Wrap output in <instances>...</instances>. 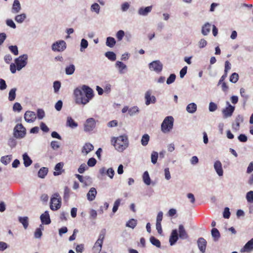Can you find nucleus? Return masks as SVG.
<instances>
[{
	"instance_id": "obj_24",
	"label": "nucleus",
	"mask_w": 253,
	"mask_h": 253,
	"mask_svg": "<svg viewBox=\"0 0 253 253\" xmlns=\"http://www.w3.org/2000/svg\"><path fill=\"white\" fill-rule=\"evenodd\" d=\"M152 6H149L145 8L142 7H140L138 10V14L140 15H147L148 13L152 10Z\"/></svg>"
},
{
	"instance_id": "obj_41",
	"label": "nucleus",
	"mask_w": 253,
	"mask_h": 253,
	"mask_svg": "<svg viewBox=\"0 0 253 253\" xmlns=\"http://www.w3.org/2000/svg\"><path fill=\"white\" fill-rule=\"evenodd\" d=\"M26 17V16L25 14L23 13V14L16 16L15 17V20L17 22L21 23L24 21Z\"/></svg>"
},
{
	"instance_id": "obj_15",
	"label": "nucleus",
	"mask_w": 253,
	"mask_h": 253,
	"mask_svg": "<svg viewBox=\"0 0 253 253\" xmlns=\"http://www.w3.org/2000/svg\"><path fill=\"white\" fill-rule=\"evenodd\" d=\"M197 243L200 251L202 253H204L205 252L207 245V242L206 240L203 238H200L197 241Z\"/></svg>"
},
{
	"instance_id": "obj_17",
	"label": "nucleus",
	"mask_w": 253,
	"mask_h": 253,
	"mask_svg": "<svg viewBox=\"0 0 253 253\" xmlns=\"http://www.w3.org/2000/svg\"><path fill=\"white\" fill-rule=\"evenodd\" d=\"M244 119L242 115H239L235 119V123L232 125V127L235 130H238L240 127V123L243 122Z\"/></svg>"
},
{
	"instance_id": "obj_21",
	"label": "nucleus",
	"mask_w": 253,
	"mask_h": 253,
	"mask_svg": "<svg viewBox=\"0 0 253 253\" xmlns=\"http://www.w3.org/2000/svg\"><path fill=\"white\" fill-rule=\"evenodd\" d=\"M214 168L219 176L223 175L222 164L219 161H216L214 164Z\"/></svg>"
},
{
	"instance_id": "obj_9",
	"label": "nucleus",
	"mask_w": 253,
	"mask_h": 253,
	"mask_svg": "<svg viewBox=\"0 0 253 253\" xmlns=\"http://www.w3.org/2000/svg\"><path fill=\"white\" fill-rule=\"evenodd\" d=\"M66 44L64 41L57 42L52 44V49L53 51H62L66 48Z\"/></svg>"
},
{
	"instance_id": "obj_37",
	"label": "nucleus",
	"mask_w": 253,
	"mask_h": 253,
	"mask_svg": "<svg viewBox=\"0 0 253 253\" xmlns=\"http://www.w3.org/2000/svg\"><path fill=\"white\" fill-rule=\"evenodd\" d=\"M116 43V41L112 37H108L106 40V45L110 47H113Z\"/></svg>"
},
{
	"instance_id": "obj_4",
	"label": "nucleus",
	"mask_w": 253,
	"mask_h": 253,
	"mask_svg": "<svg viewBox=\"0 0 253 253\" xmlns=\"http://www.w3.org/2000/svg\"><path fill=\"white\" fill-rule=\"evenodd\" d=\"M105 236V230H103L101 231L98 239L96 241L92 248V252L93 253H100L101 252Z\"/></svg>"
},
{
	"instance_id": "obj_12",
	"label": "nucleus",
	"mask_w": 253,
	"mask_h": 253,
	"mask_svg": "<svg viewBox=\"0 0 253 253\" xmlns=\"http://www.w3.org/2000/svg\"><path fill=\"white\" fill-rule=\"evenodd\" d=\"M36 119V115L35 112L31 111H27L24 114V119L28 123H32Z\"/></svg>"
},
{
	"instance_id": "obj_51",
	"label": "nucleus",
	"mask_w": 253,
	"mask_h": 253,
	"mask_svg": "<svg viewBox=\"0 0 253 253\" xmlns=\"http://www.w3.org/2000/svg\"><path fill=\"white\" fill-rule=\"evenodd\" d=\"M91 10L92 11H95L97 13L99 12L100 6L97 3H93L91 6Z\"/></svg>"
},
{
	"instance_id": "obj_6",
	"label": "nucleus",
	"mask_w": 253,
	"mask_h": 253,
	"mask_svg": "<svg viewBox=\"0 0 253 253\" xmlns=\"http://www.w3.org/2000/svg\"><path fill=\"white\" fill-rule=\"evenodd\" d=\"M61 206V198L58 193H55L51 198L50 208L52 211L59 209Z\"/></svg>"
},
{
	"instance_id": "obj_32",
	"label": "nucleus",
	"mask_w": 253,
	"mask_h": 253,
	"mask_svg": "<svg viewBox=\"0 0 253 253\" xmlns=\"http://www.w3.org/2000/svg\"><path fill=\"white\" fill-rule=\"evenodd\" d=\"M12 159L11 155H7L3 156L0 159V162L4 165L8 164Z\"/></svg>"
},
{
	"instance_id": "obj_14",
	"label": "nucleus",
	"mask_w": 253,
	"mask_h": 253,
	"mask_svg": "<svg viewBox=\"0 0 253 253\" xmlns=\"http://www.w3.org/2000/svg\"><path fill=\"white\" fill-rule=\"evenodd\" d=\"M145 98L146 100L145 104L147 105H149L150 103H154L156 102V98L154 96H151V91L148 90L145 93Z\"/></svg>"
},
{
	"instance_id": "obj_30",
	"label": "nucleus",
	"mask_w": 253,
	"mask_h": 253,
	"mask_svg": "<svg viewBox=\"0 0 253 253\" xmlns=\"http://www.w3.org/2000/svg\"><path fill=\"white\" fill-rule=\"evenodd\" d=\"M23 158L24 161V164L26 167H29L31 165L32 161L26 153L23 154Z\"/></svg>"
},
{
	"instance_id": "obj_52",
	"label": "nucleus",
	"mask_w": 253,
	"mask_h": 253,
	"mask_svg": "<svg viewBox=\"0 0 253 253\" xmlns=\"http://www.w3.org/2000/svg\"><path fill=\"white\" fill-rule=\"evenodd\" d=\"M9 49L10 51L13 53L15 55L18 54V47L16 45H11L9 46Z\"/></svg>"
},
{
	"instance_id": "obj_53",
	"label": "nucleus",
	"mask_w": 253,
	"mask_h": 253,
	"mask_svg": "<svg viewBox=\"0 0 253 253\" xmlns=\"http://www.w3.org/2000/svg\"><path fill=\"white\" fill-rule=\"evenodd\" d=\"M124 36L125 32L124 31L121 30H119L116 34V37L117 38V40L119 41H121L123 39Z\"/></svg>"
},
{
	"instance_id": "obj_13",
	"label": "nucleus",
	"mask_w": 253,
	"mask_h": 253,
	"mask_svg": "<svg viewBox=\"0 0 253 253\" xmlns=\"http://www.w3.org/2000/svg\"><path fill=\"white\" fill-rule=\"evenodd\" d=\"M64 165L63 162H60L55 165L54 168L55 171L53 172V175L54 176L60 175L63 172H64L65 170L63 169Z\"/></svg>"
},
{
	"instance_id": "obj_40",
	"label": "nucleus",
	"mask_w": 253,
	"mask_h": 253,
	"mask_svg": "<svg viewBox=\"0 0 253 253\" xmlns=\"http://www.w3.org/2000/svg\"><path fill=\"white\" fill-rule=\"evenodd\" d=\"M149 136L147 134L143 135L142 137L141 142L143 146H146L149 141Z\"/></svg>"
},
{
	"instance_id": "obj_11",
	"label": "nucleus",
	"mask_w": 253,
	"mask_h": 253,
	"mask_svg": "<svg viewBox=\"0 0 253 253\" xmlns=\"http://www.w3.org/2000/svg\"><path fill=\"white\" fill-rule=\"evenodd\" d=\"M149 68L159 73L162 70L163 65L159 61H155L149 64Z\"/></svg>"
},
{
	"instance_id": "obj_56",
	"label": "nucleus",
	"mask_w": 253,
	"mask_h": 253,
	"mask_svg": "<svg viewBox=\"0 0 253 253\" xmlns=\"http://www.w3.org/2000/svg\"><path fill=\"white\" fill-rule=\"evenodd\" d=\"M138 108L136 106L131 107L128 110V114L130 116L134 115L136 113L138 112Z\"/></svg>"
},
{
	"instance_id": "obj_3",
	"label": "nucleus",
	"mask_w": 253,
	"mask_h": 253,
	"mask_svg": "<svg viewBox=\"0 0 253 253\" xmlns=\"http://www.w3.org/2000/svg\"><path fill=\"white\" fill-rule=\"evenodd\" d=\"M27 55L24 54L19 56L15 60V63H11L10 65V70L12 73L14 74L16 72V70L19 71L22 68L24 67L27 64Z\"/></svg>"
},
{
	"instance_id": "obj_63",
	"label": "nucleus",
	"mask_w": 253,
	"mask_h": 253,
	"mask_svg": "<svg viewBox=\"0 0 253 253\" xmlns=\"http://www.w3.org/2000/svg\"><path fill=\"white\" fill-rule=\"evenodd\" d=\"M87 169V167L85 164H83L81 165L79 168L78 169V172L80 173H83L84 172V171Z\"/></svg>"
},
{
	"instance_id": "obj_58",
	"label": "nucleus",
	"mask_w": 253,
	"mask_h": 253,
	"mask_svg": "<svg viewBox=\"0 0 253 253\" xmlns=\"http://www.w3.org/2000/svg\"><path fill=\"white\" fill-rule=\"evenodd\" d=\"M240 94L241 96L244 98L245 102H246L248 99L249 96L246 94V90L244 88H241L240 89Z\"/></svg>"
},
{
	"instance_id": "obj_42",
	"label": "nucleus",
	"mask_w": 253,
	"mask_h": 253,
	"mask_svg": "<svg viewBox=\"0 0 253 253\" xmlns=\"http://www.w3.org/2000/svg\"><path fill=\"white\" fill-rule=\"evenodd\" d=\"M239 80V75L236 73H233L230 77V81L233 83H236Z\"/></svg>"
},
{
	"instance_id": "obj_55",
	"label": "nucleus",
	"mask_w": 253,
	"mask_h": 253,
	"mask_svg": "<svg viewBox=\"0 0 253 253\" xmlns=\"http://www.w3.org/2000/svg\"><path fill=\"white\" fill-rule=\"evenodd\" d=\"M96 162H97V161L95 158H91L89 159V160L87 161V164L89 167H92L96 165Z\"/></svg>"
},
{
	"instance_id": "obj_19",
	"label": "nucleus",
	"mask_w": 253,
	"mask_h": 253,
	"mask_svg": "<svg viewBox=\"0 0 253 253\" xmlns=\"http://www.w3.org/2000/svg\"><path fill=\"white\" fill-rule=\"evenodd\" d=\"M253 249V238L249 241L241 249V252H250Z\"/></svg>"
},
{
	"instance_id": "obj_29",
	"label": "nucleus",
	"mask_w": 253,
	"mask_h": 253,
	"mask_svg": "<svg viewBox=\"0 0 253 253\" xmlns=\"http://www.w3.org/2000/svg\"><path fill=\"white\" fill-rule=\"evenodd\" d=\"M197 110V105L194 103H191L188 104L186 107V110L190 113H193Z\"/></svg>"
},
{
	"instance_id": "obj_5",
	"label": "nucleus",
	"mask_w": 253,
	"mask_h": 253,
	"mask_svg": "<svg viewBox=\"0 0 253 253\" xmlns=\"http://www.w3.org/2000/svg\"><path fill=\"white\" fill-rule=\"evenodd\" d=\"M173 125V117L171 116L166 117L161 125L162 131L164 133L169 132L172 128Z\"/></svg>"
},
{
	"instance_id": "obj_33",
	"label": "nucleus",
	"mask_w": 253,
	"mask_h": 253,
	"mask_svg": "<svg viewBox=\"0 0 253 253\" xmlns=\"http://www.w3.org/2000/svg\"><path fill=\"white\" fill-rule=\"evenodd\" d=\"M105 55L108 59L112 61H114L116 59V55L114 52L112 51L106 52Z\"/></svg>"
},
{
	"instance_id": "obj_23",
	"label": "nucleus",
	"mask_w": 253,
	"mask_h": 253,
	"mask_svg": "<svg viewBox=\"0 0 253 253\" xmlns=\"http://www.w3.org/2000/svg\"><path fill=\"white\" fill-rule=\"evenodd\" d=\"M97 191L95 188H91L88 192L87 194V199L90 201H93L96 195Z\"/></svg>"
},
{
	"instance_id": "obj_27",
	"label": "nucleus",
	"mask_w": 253,
	"mask_h": 253,
	"mask_svg": "<svg viewBox=\"0 0 253 253\" xmlns=\"http://www.w3.org/2000/svg\"><path fill=\"white\" fill-rule=\"evenodd\" d=\"M211 25L209 23H206L203 27L202 29V33L205 35H207L211 31Z\"/></svg>"
},
{
	"instance_id": "obj_25",
	"label": "nucleus",
	"mask_w": 253,
	"mask_h": 253,
	"mask_svg": "<svg viewBox=\"0 0 253 253\" xmlns=\"http://www.w3.org/2000/svg\"><path fill=\"white\" fill-rule=\"evenodd\" d=\"M21 9L20 3L18 0H14L13 5L12 11L13 13H16L20 11Z\"/></svg>"
},
{
	"instance_id": "obj_61",
	"label": "nucleus",
	"mask_w": 253,
	"mask_h": 253,
	"mask_svg": "<svg viewBox=\"0 0 253 253\" xmlns=\"http://www.w3.org/2000/svg\"><path fill=\"white\" fill-rule=\"evenodd\" d=\"M230 215V212L229 211V209L228 208H225L224 209L223 216L225 218H229Z\"/></svg>"
},
{
	"instance_id": "obj_31",
	"label": "nucleus",
	"mask_w": 253,
	"mask_h": 253,
	"mask_svg": "<svg viewBox=\"0 0 253 253\" xmlns=\"http://www.w3.org/2000/svg\"><path fill=\"white\" fill-rule=\"evenodd\" d=\"M42 230H43V227L42 224H41L40 227L37 228L35 232L34 236L36 238H40L42 237Z\"/></svg>"
},
{
	"instance_id": "obj_60",
	"label": "nucleus",
	"mask_w": 253,
	"mask_h": 253,
	"mask_svg": "<svg viewBox=\"0 0 253 253\" xmlns=\"http://www.w3.org/2000/svg\"><path fill=\"white\" fill-rule=\"evenodd\" d=\"M114 170L112 168L108 169L106 171L107 175L110 178H113L114 175Z\"/></svg>"
},
{
	"instance_id": "obj_38",
	"label": "nucleus",
	"mask_w": 253,
	"mask_h": 253,
	"mask_svg": "<svg viewBox=\"0 0 253 253\" xmlns=\"http://www.w3.org/2000/svg\"><path fill=\"white\" fill-rule=\"evenodd\" d=\"M137 225V220L132 218L128 221L126 224V226L133 229Z\"/></svg>"
},
{
	"instance_id": "obj_18",
	"label": "nucleus",
	"mask_w": 253,
	"mask_h": 253,
	"mask_svg": "<svg viewBox=\"0 0 253 253\" xmlns=\"http://www.w3.org/2000/svg\"><path fill=\"white\" fill-rule=\"evenodd\" d=\"M178 232L179 237L180 239H186L188 237V235L183 225L180 224L179 225Z\"/></svg>"
},
{
	"instance_id": "obj_8",
	"label": "nucleus",
	"mask_w": 253,
	"mask_h": 253,
	"mask_svg": "<svg viewBox=\"0 0 253 253\" xmlns=\"http://www.w3.org/2000/svg\"><path fill=\"white\" fill-rule=\"evenodd\" d=\"M96 122L94 119L90 118L87 119L84 124V130L85 132H90L95 127Z\"/></svg>"
},
{
	"instance_id": "obj_36",
	"label": "nucleus",
	"mask_w": 253,
	"mask_h": 253,
	"mask_svg": "<svg viewBox=\"0 0 253 253\" xmlns=\"http://www.w3.org/2000/svg\"><path fill=\"white\" fill-rule=\"evenodd\" d=\"M48 169L46 168L43 167L40 169L38 171V176L41 178H44L47 174Z\"/></svg>"
},
{
	"instance_id": "obj_49",
	"label": "nucleus",
	"mask_w": 253,
	"mask_h": 253,
	"mask_svg": "<svg viewBox=\"0 0 253 253\" xmlns=\"http://www.w3.org/2000/svg\"><path fill=\"white\" fill-rule=\"evenodd\" d=\"M176 76L174 74H171L170 75L169 77L168 78L167 80V84H171L173 83L175 80Z\"/></svg>"
},
{
	"instance_id": "obj_1",
	"label": "nucleus",
	"mask_w": 253,
	"mask_h": 253,
	"mask_svg": "<svg viewBox=\"0 0 253 253\" xmlns=\"http://www.w3.org/2000/svg\"><path fill=\"white\" fill-rule=\"evenodd\" d=\"M74 95L76 103L82 105L86 104L94 96L92 89L86 85L75 89Z\"/></svg>"
},
{
	"instance_id": "obj_47",
	"label": "nucleus",
	"mask_w": 253,
	"mask_h": 253,
	"mask_svg": "<svg viewBox=\"0 0 253 253\" xmlns=\"http://www.w3.org/2000/svg\"><path fill=\"white\" fill-rule=\"evenodd\" d=\"M116 67H118L120 72H122V71L126 68V65L124 64L121 61H117L116 63Z\"/></svg>"
},
{
	"instance_id": "obj_7",
	"label": "nucleus",
	"mask_w": 253,
	"mask_h": 253,
	"mask_svg": "<svg viewBox=\"0 0 253 253\" xmlns=\"http://www.w3.org/2000/svg\"><path fill=\"white\" fill-rule=\"evenodd\" d=\"M26 133L25 127L21 124L16 125L13 130V135L16 138H22L25 137Z\"/></svg>"
},
{
	"instance_id": "obj_46",
	"label": "nucleus",
	"mask_w": 253,
	"mask_h": 253,
	"mask_svg": "<svg viewBox=\"0 0 253 253\" xmlns=\"http://www.w3.org/2000/svg\"><path fill=\"white\" fill-rule=\"evenodd\" d=\"M246 199L249 203H253V191H250L247 193Z\"/></svg>"
},
{
	"instance_id": "obj_62",
	"label": "nucleus",
	"mask_w": 253,
	"mask_h": 253,
	"mask_svg": "<svg viewBox=\"0 0 253 253\" xmlns=\"http://www.w3.org/2000/svg\"><path fill=\"white\" fill-rule=\"evenodd\" d=\"M216 104L213 102H211L209 104V110L211 112H213L217 109Z\"/></svg>"
},
{
	"instance_id": "obj_20",
	"label": "nucleus",
	"mask_w": 253,
	"mask_h": 253,
	"mask_svg": "<svg viewBox=\"0 0 253 253\" xmlns=\"http://www.w3.org/2000/svg\"><path fill=\"white\" fill-rule=\"evenodd\" d=\"M178 239L177 231L176 229L172 230L169 240L170 245H174Z\"/></svg>"
},
{
	"instance_id": "obj_57",
	"label": "nucleus",
	"mask_w": 253,
	"mask_h": 253,
	"mask_svg": "<svg viewBox=\"0 0 253 253\" xmlns=\"http://www.w3.org/2000/svg\"><path fill=\"white\" fill-rule=\"evenodd\" d=\"M22 107L21 104L18 102L15 103L13 106V110L14 111L20 112L22 110Z\"/></svg>"
},
{
	"instance_id": "obj_16",
	"label": "nucleus",
	"mask_w": 253,
	"mask_h": 253,
	"mask_svg": "<svg viewBox=\"0 0 253 253\" xmlns=\"http://www.w3.org/2000/svg\"><path fill=\"white\" fill-rule=\"evenodd\" d=\"M40 218L42 224H49L51 222L49 213L47 211L42 213Z\"/></svg>"
},
{
	"instance_id": "obj_59",
	"label": "nucleus",
	"mask_w": 253,
	"mask_h": 253,
	"mask_svg": "<svg viewBox=\"0 0 253 253\" xmlns=\"http://www.w3.org/2000/svg\"><path fill=\"white\" fill-rule=\"evenodd\" d=\"M45 116V113L42 109H39L37 111V117L39 119H42Z\"/></svg>"
},
{
	"instance_id": "obj_45",
	"label": "nucleus",
	"mask_w": 253,
	"mask_h": 253,
	"mask_svg": "<svg viewBox=\"0 0 253 253\" xmlns=\"http://www.w3.org/2000/svg\"><path fill=\"white\" fill-rule=\"evenodd\" d=\"M212 236L215 239H218L220 237V233L219 231L215 228H213L211 230Z\"/></svg>"
},
{
	"instance_id": "obj_54",
	"label": "nucleus",
	"mask_w": 253,
	"mask_h": 253,
	"mask_svg": "<svg viewBox=\"0 0 253 253\" xmlns=\"http://www.w3.org/2000/svg\"><path fill=\"white\" fill-rule=\"evenodd\" d=\"M61 87V83L59 81H55L53 83V87L55 92H57Z\"/></svg>"
},
{
	"instance_id": "obj_22",
	"label": "nucleus",
	"mask_w": 253,
	"mask_h": 253,
	"mask_svg": "<svg viewBox=\"0 0 253 253\" xmlns=\"http://www.w3.org/2000/svg\"><path fill=\"white\" fill-rule=\"evenodd\" d=\"M93 148L94 147L91 144L89 143H86L82 148V153L86 155L90 151H91Z\"/></svg>"
},
{
	"instance_id": "obj_35",
	"label": "nucleus",
	"mask_w": 253,
	"mask_h": 253,
	"mask_svg": "<svg viewBox=\"0 0 253 253\" xmlns=\"http://www.w3.org/2000/svg\"><path fill=\"white\" fill-rule=\"evenodd\" d=\"M75 67L73 64H71L65 68L66 74L68 75L73 74L75 72Z\"/></svg>"
},
{
	"instance_id": "obj_26",
	"label": "nucleus",
	"mask_w": 253,
	"mask_h": 253,
	"mask_svg": "<svg viewBox=\"0 0 253 253\" xmlns=\"http://www.w3.org/2000/svg\"><path fill=\"white\" fill-rule=\"evenodd\" d=\"M19 221L23 225L24 229H26L29 225L28 217L27 216L19 217Z\"/></svg>"
},
{
	"instance_id": "obj_10",
	"label": "nucleus",
	"mask_w": 253,
	"mask_h": 253,
	"mask_svg": "<svg viewBox=\"0 0 253 253\" xmlns=\"http://www.w3.org/2000/svg\"><path fill=\"white\" fill-rule=\"evenodd\" d=\"M227 104L228 106L222 110L223 116L225 118L231 116L235 110V107L230 105L228 102H227Z\"/></svg>"
},
{
	"instance_id": "obj_28",
	"label": "nucleus",
	"mask_w": 253,
	"mask_h": 253,
	"mask_svg": "<svg viewBox=\"0 0 253 253\" xmlns=\"http://www.w3.org/2000/svg\"><path fill=\"white\" fill-rule=\"evenodd\" d=\"M66 125L71 128H75L78 126V124L71 117H68Z\"/></svg>"
},
{
	"instance_id": "obj_43",
	"label": "nucleus",
	"mask_w": 253,
	"mask_h": 253,
	"mask_svg": "<svg viewBox=\"0 0 253 253\" xmlns=\"http://www.w3.org/2000/svg\"><path fill=\"white\" fill-rule=\"evenodd\" d=\"M16 88L11 89L9 92L8 99L10 101H13L15 99L16 96Z\"/></svg>"
},
{
	"instance_id": "obj_39",
	"label": "nucleus",
	"mask_w": 253,
	"mask_h": 253,
	"mask_svg": "<svg viewBox=\"0 0 253 253\" xmlns=\"http://www.w3.org/2000/svg\"><path fill=\"white\" fill-rule=\"evenodd\" d=\"M150 241L152 244L156 246L157 247L160 248L161 247L160 241L154 237L152 236L150 237Z\"/></svg>"
},
{
	"instance_id": "obj_48",
	"label": "nucleus",
	"mask_w": 253,
	"mask_h": 253,
	"mask_svg": "<svg viewBox=\"0 0 253 253\" xmlns=\"http://www.w3.org/2000/svg\"><path fill=\"white\" fill-rule=\"evenodd\" d=\"M158 158V154L157 152L153 151L151 154V162L155 164L157 163Z\"/></svg>"
},
{
	"instance_id": "obj_64",
	"label": "nucleus",
	"mask_w": 253,
	"mask_h": 253,
	"mask_svg": "<svg viewBox=\"0 0 253 253\" xmlns=\"http://www.w3.org/2000/svg\"><path fill=\"white\" fill-rule=\"evenodd\" d=\"M63 103L61 100H59L55 104V108L57 111H59L61 110L62 107Z\"/></svg>"
},
{
	"instance_id": "obj_50",
	"label": "nucleus",
	"mask_w": 253,
	"mask_h": 253,
	"mask_svg": "<svg viewBox=\"0 0 253 253\" xmlns=\"http://www.w3.org/2000/svg\"><path fill=\"white\" fill-rule=\"evenodd\" d=\"M121 200L120 199H117L114 203V206L112 209V211L114 213L117 211L118 208L120 205Z\"/></svg>"
},
{
	"instance_id": "obj_2",
	"label": "nucleus",
	"mask_w": 253,
	"mask_h": 253,
	"mask_svg": "<svg viewBox=\"0 0 253 253\" xmlns=\"http://www.w3.org/2000/svg\"><path fill=\"white\" fill-rule=\"evenodd\" d=\"M111 143L115 149L119 152H123L128 145V139L126 136L121 135L118 137H113Z\"/></svg>"
},
{
	"instance_id": "obj_44",
	"label": "nucleus",
	"mask_w": 253,
	"mask_h": 253,
	"mask_svg": "<svg viewBox=\"0 0 253 253\" xmlns=\"http://www.w3.org/2000/svg\"><path fill=\"white\" fill-rule=\"evenodd\" d=\"M70 189L67 186L65 187L63 198L65 201H67L69 199L70 197Z\"/></svg>"
},
{
	"instance_id": "obj_34",
	"label": "nucleus",
	"mask_w": 253,
	"mask_h": 253,
	"mask_svg": "<svg viewBox=\"0 0 253 253\" xmlns=\"http://www.w3.org/2000/svg\"><path fill=\"white\" fill-rule=\"evenodd\" d=\"M143 180L144 182L147 185L150 184L151 179L148 171H146L144 172L143 174Z\"/></svg>"
}]
</instances>
